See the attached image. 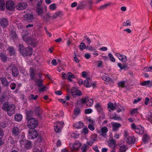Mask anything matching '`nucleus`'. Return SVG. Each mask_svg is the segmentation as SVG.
<instances>
[{"label":"nucleus","instance_id":"cd10ccee","mask_svg":"<svg viewBox=\"0 0 152 152\" xmlns=\"http://www.w3.org/2000/svg\"><path fill=\"white\" fill-rule=\"evenodd\" d=\"M22 118V115L20 114H18L15 115V119L16 121H20L21 120Z\"/></svg>","mask_w":152,"mask_h":152},{"label":"nucleus","instance_id":"9b49d317","mask_svg":"<svg viewBox=\"0 0 152 152\" xmlns=\"http://www.w3.org/2000/svg\"><path fill=\"white\" fill-rule=\"evenodd\" d=\"M115 56L122 62H126L127 60L126 57L125 55L116 53L115 54Z\"/></svg>","mask_w":152,"mask_h":152},{"label":"nucleus","instance_id":"a211bd4d","mask_svg":"<svg viewBox=\"0 0 152 152\" xmlns=\"http://www.w3.org/2000/svg\"><path fill=\"white\" fill-rule=\"evenodd\" d=\"M0 80L2 84L4 86L8 85L9 83L7 80L6 78L4 77H1L0 78Z\"/></svg>","mask_w":152,"mask_h":152},{"label":"nucleus","instance_id":"5701e85b","mask_svg":"<svg viewBox=\"0 0 152 152\" xmlns=\"http://www.w3.org/2000/svg\"><path fill=\"white\" fill-rule=\"evenodd\" d=\"M126 142L129 144L131 143H134L135 142V139L132 137H129L127 139H126Z\"/></svg>","mask_w":152,"mask_h":152},{"label":"nucleus","instance_id":"7c9ffc66","mask_svg":"<svg viewBox=\"0 0 152 152\" xmlns=\"http://www.w3.org/2000/svg\"><path fill=\"white\" fill-rule=\"evenodd\" d=\"M67 79L69 81H72V79L74 78L75 77L73 74L72 73L69 72L67 74Z\"/></svg>","mask_w":152,"mask_h":152},{"label":"nucleus","instance_id":"20e7f679","mask_svg":"<svg viewBox=\"0 0 152 152\" xmlns=\"http://www.w3.org/2000/svg\"><path fill=\"white\" fill-rule=\"evenodd\" d=\"M27 120V126L30 129H34L37 126L38 121L35 118H32L30 119H28Z\"/></svg>","mask_w":152,"mask_h":152},{"label":"nucleus","instance_id":"4c0bfd02","mask_svg":"<svg viewBox=\"0 0 152 152\" xmlns=\"http://www.w3.org/2000/svg\"><path fill=\"white\" fill-rule=\"evenodd\" d=\"M97 135L96 134H94L92 135L90 137V141L92 142L93 143H94L95 141L97 140Z\"/></svg>","mask_w":152,"mask_h":152},{"label":"nucleus","instance_id":"a19ab883","mask_svg":"<svg viewBox=\"0 0 152 152\" xmlns=\"http://www.w3.org/2000/svg\"><path fill=\"white\" fill-rule=\"evenodd\" d=\"M11 34V39L13 40H14L17 37L16 32L13 31H12Z\"/></svg>","mask_w":152,"mask_h":152},{"label":"nucleus","instance_id":"c03bdc74","mask_svg":"<svg viewBox=\"0 0 152 152\" xmlns=\"http://www.w3.org/2000/svg\"><path fill=\"white\" fill-rule=\"evenodd\" d=\"M84 40L85 39L87 41V43L88 45H90L91 42V41L90 39L87 36H85L84 37Z\"/></svg>","mask_w":152,"mask_h":152},{"label":"nucleus","instance_id":"f03ea898","mask_svg":"<svg viewBox=\"0 0 152 152\" xmlns=\"http://www.w3.org/2000/svg\"><path fill=\"white\" fill-rule=\"evenodd\" d=\"M86 1L83 0L80 2L77 6V10H83L86 8L87 7V3L88 5V9L90 10L91 9L93 4V0H86Z\"/></svg>","mask_w":152,"mask_h":152},{"label":"nucleus","instance_id":"6ab92c4d","mask_svg":"<svg viewBox=\"0 0 152 152\" xmlns=\"http://www.w3.org/2000/svg\"><path fill=\"white\" fill-rule=\"evenodd\" d=\"M51 14L49 12H48L45 14V16H42L41 18L42 19H45L47 22H48L50 20V18H52L51 16Z\"/></svg>","mask_w":152,"mask_h":152},{"label":"nucleus","instance_id":"0e129e2a","mask_svg":"<svg viewBox=\"0 0 152 152\" xmlns=\"http://www.w3.org/2000/svg\"><path fill=\"white\" fill-rule=\"evenodd\" d=\"M56 4H53L50 5L49 8L52 10H53L56 8Z\"/></svg>","mask_w":152,"mask_h":152},{"label":"nucleus","instance_id":"3c124183","mask_svg":"<svg viewBox=\"0 0 152 152\" xmlns=\"http://www.w3.org/2000/svg\"><path fill=\"white\" fill-rule=\"evenodd\" d=\"M54 130L56 132H59L61 130V127L57 124L56 127L55 126Z\"/></svg>","mask_w":152,"mask_h":152},{"label":"nucleus","instance_id":"c85d7f7f","mask_svg":"<svg viewBox=\"0 0 152 152\" xmlns=\"http://www.w3.org/2000/svg\"><path fill=\"white\" fill-rule=\"evenodd\" d=\"M95 107L99 113H102V109L100 106V103L96 104L95 105Z\"/></svg>","mask_w":152,"mask_h":152},{"label":"nucleus","instance_id":"69168bd1","mask_svg":"<svg viewBox=\"0 0 152 152\" xmlns=\"http://www.w3.org/2000/svg\"><path fill=\"white\" fill-rule=\"evenodd\" d=\"M87 147V145L86 144H84L81 148V150L82 151V152H86Z\"/></svg>","mask_w":152,"mask_h":152},{"label":"nucleus","instance_id":"dca6fc26","mask_svg":"<svg viewBox=\"0 0 152 152\" xmlns=\"http://www.w3.org/2000/svg\"><path fill=\"white\" fill-rule=\"evenodd\" d=\"M63 15V13L61 11H57L52 16V18L55 19L58 17H61Z\"/></svg>","mask_w":152,"mask_h":152},{"label":"nucleus","instance_id":"a18cd8bd","mask_svg":"<svg viewBox=\"0 0 152 152\" xmlns=\"http://www.w3.org/2000/svg\"><path fill=\"white\" fill-rule=\"evenodd\" d=\"M38 96L37 95H34L33 94H31L30 96L28 97V99H29L34 100H36L38 98Z\"/></svg>","mask_w":152,"mask_h":152},{"label":"nucleus","instance_id":"58836bf2","mask_svg":"<svg viewBox=\"0 0 152 152\" xmlns=\"http://www.w3.org/2000/svg\"><path fill=\"white\" fill-rule=\"evenodd\" d=\"M86 46L84 43L81 42L79 46L80 49L81 51H83L84 49H86Z\"/></svg>","mask_w":152,"mask_h":152},{"label":"nucleus","instance_id":"bf43d9fd","mask_svg":"<svg viewBox=\"0 0 152 152\" xmlns=\"http://www.w3.org/2000/svg\"><path fill=\"white\" fill-rule=\"evenodd\" d=\"M31 142L30 141H28L26 142L25 146L27 149H29L31 147Z\"/></svg>","mask_w":152,"mask_h":152},{"label":"nucleus","instance_id":"6e6d98bb","mask_svg":"<svg viewBox=\"0 0 152 152\" xmlns=\"http://www.w3.org/2000/svg\"><path fill=\"white\" fill-rule=\"evenodd\" d=\"M108 56L109 57L110 60L113 62H114L115 61V59L113 56V55L110 53L108 54Z\"/></svg>","mask_w":152,"mask_h":152},{"label":"nucleus","instance_id":"72a5a7b5","mask_svg":"<svg viewBox=\"0 0 152 152\" xmlns=\"http://www.w3.org/2000/svg\"><path fill=\"white\" fill-rule=\"evenodd\" d=\"M108 107L111 110H113L115 109V107L116 106V104L115 103L114 105H113L112 103H109L107 104Z\"/></svg>","mask_w":152,"mask_h":152},{"label":"nucleus","instance_id":"5fc2aeb1","mask_svg":"<svg viewBox=\"0 0 152 152\" xmlns=\"http://www.w3.org/2000/svg\"><path fill=\"white\" fill-rule=\"evenodd\" d=\"M42 0H35V2L38 6H40L42 4Z\"/></svg>","mask_w":152,"mask_h":152},{"label":"nucleus","instance_id":"a878e982","mask_svg":"<svg viewBox=\"0 0 152 152\" xmlns=\"http://www.w3.org/2000/svg\"><path fill=\"white\" fill-rule=\"evenodd\" d=\"M108 129L106 127H103L101 129V135L102 136H105L106 135L105 134L107 132Z\"/></svg>","mask_w":152,"mask_h":152},{"label":"nucleus","instance_id":"b1692460","mask_svg":"<svg viewBox=\"0 0 152 152\" xmlns=\"http://www.w3.org/2000/svg\"><path fill=\"white\" fill-rule=\"evenodd\" d=\"M83 123L82 122H79L75 123L74 125V126L77 129H80L83 127Z\"/></svg>","mask_w":152,"mask_h":152},{"label":"nucleus","instance_id":"4be33fe9","mask_svg":"<svg viewBox=\"0 0 152 152\" xmlns=\"http://www.w3.org/2000/svg\"><path fill=\"white\" fill-rule=\"evenodd\" d=\"M109 145L110 147H112L115 148L116 145V141L113 139L109 140L108 141Z\"/></svg>","mask_w":152,"mask_h":152},{"label":"nucleus","instance_id":"49530a36","mask_svg":"<svg viewBox=\"0 0 152 152\" xmlns=\"http://www.w3.org/2000/svg\"><path fill=\"white\" fill-rule=\"evenodd\" d=\"M35 82V85L37 86L38 84H41L42 83L43 80L39 78L37 79L34 80Z\"/></svg>","mask_w":152,"mask_h":152},{"label":"nucleus","instance_id":"6e6552de","mask_svg":"<svg viewBox=\"0 0 152 152\" xmlns=\"http://www.w3.org/2000/svg\"><path fill=\"white\" fill-rule=\"evenodd\" d=\"M34 18L33 15L31 14H26L23 15V19L24 21L29 22L33 19Z\"/></svg>","mask_w":152,"mask_h":152},{"label":"nucleus","instance_id":"2eb2a0df","mask_svg":"<svg viewBox=\"0 0 152 152\" xmlns=\"http://www.w3.org/2000/svg\"><path fill=\"white\" fill-rule=\"evenodd\" d=\"M140 85L142 86H147L148 87H152V81L148 80L144 81L140 83Z\"/></svg>","mask_w":152,"mask_h":152},{"label":"nucleus","instance_id":"603ef678","mask_svg":"<svg viewBox=\"0 0 152 152\" xmlns=\"http://www.w3.org/2000/svg\"><path fill=\"white\" fill-rule=\"evenodd\" d=\"M94 102V101L93 99H89L87 103V105L89 106L90 107L92 105Z\"/></svg>","mask_w":152,"mask_h":152},{"label":"nucleus","instance_id":"f3484780","mask_svg":"<svg viewBox=\"0 0 152 152\" xmlns=\"http://www.w3.org/2000/svg\"><path fill=\"white\" fill-rule=\"evenodd\" d=\"M12 75L14 77H16L18 75L19 71L18 69L15 66H13L12 67Z\"/></svg>","mask_w":152,"mask_h":152},{"label":"nucleus","instance_id":"2f4dec72","mask_svg":"<svg viewBox=\"0 0 152 152\" xmlns=\"http://www.w3.org/2000/svg\"><path fill=\"white\" fill-rule=\"evenodd\" d=\"M5 1L4 0H0V10H3L5 8Z\"/></svg>","mask_w":152,"mask_h":152},{"label":"nucleus","instance_id":"f257e3e1","mask_svg":"<svg viewBox=\"0 0 152 152\" xmlns=\"http://www.w3.org/2000/svg\"><path fill=\"white\" fill-rule=\"evenodd\" d=\"M15 107L14 104H9L6 102H5L3 105L2 109L7 111L8 115L10 116H12L14 114L15 112Z\"/></svg>","mask_w":152,"mask_h":152},{"label":"nucleus","instance_id":"4d7b16f0","mask_svg":"<svg viewBox=\"0 0 152 152\" xmlns=\"http://www.w3.org/2000/svg\"><path fill=\"white\" fill-rule=\"evenodd\" d=\"M138 109L137 108H134L131 111V113L132 114H136L138 113Z\"/></svg>","mask_w":152,"mask_h":152},{"label":"nucleus","instance_id":"e433bc0d","mask_svg":"<svg viewBox=\"0 0 152 152\" xmlns=\"http://www.w3.org/2000/svg\"><path fill=\"white\" fill-rule=\"evenodd\" d=\"M6 93H2L1 95L0 102H2L6 100Z\"/></svg>","mask_w":152,"mask_h":152},{"label":"nucleus","instance_id":"423d86ee","mask_svg":"<svg viewBox=\"0 0 152 152\" xmlns=\"http://www.w3.org/2000/svg\"><path fill=\"white\" fill-rule=\"evenodd\" d=\"M6 7L8 10L12 11L15 9V5L12 0H9L6 2Z\"/></svg>","mask_w":152,"mask_h":152},{"label":"nucleus","instance_id":"c756f323","mask_svg":"<svg viewBox=\"0 0 152 152\" xmlns=\"http://www.w3.org/2000/svg\"><path fill=\"white\" fill-rule=\"evenodd\" d=\"M27 118L26 119L27 120L30 118L31 116L33 115V112L31 110H29L27 111L26 113Z\"/></svg>","mask_w":152,"mask_h":152},{"label":"nucleus","instance_id":"09e8293b","mask_svg":"<svg viewBox=\"0 0 152 152\" xmlns=\"http://www.w3.org/2000/svg\"><path fill=\"white\" fill-rule=\"evenodd\" d=\"M76 91H77V89L76 88L73 87L71 89V92L72 94L73 97L74 98L75 97V92Z\"/></svg>","mask_w":152,"mask_h":152},{"label":"nucleus","instance_id":"e2e57ef3","mask_svg":"<svg viewBox=\"0 0 152 152\" xmlns=\"http://www.w3.org/2000/svg\"><path fill=\"white\" fill-rule=\"evenodd\" d=\"M125 85V81H121L118 83V86L119 87H124Z\"/></svg>","mask_w":152,"mask_h":152},{"label":"nucleus","instance_id":"bb28decb","mask_svg":"<svg viewBox=\"0 0 152 152\" xmlns=\"http://www.w3.org/2000/svg\"><path fill=\"white\" fill-rule=\"evenodd\" d=\"M37 12L38 15L40 16L41 18L43 16L42 14L44 13V11L42 8L38 7L37 9Z\"/></svg>","mask_w":152,"mask_h":152},{"label":"nucleus","instance_id":"13d9d810","mask_svg":"<svg viewBox=\"0 0 152 152\" xmlns=\"http://www.w3.org/2000/svg\"><path fill=\"white\" fill-rule=\"evenodd\" d=\"M86 48V49H88L89 50L92 51L93 52L94 51H95L96 49L94 48L92 46H87Z\"/></svg>","mask_w":152,"mask_h":152},{"label":"nucleus","instance_id":"c9c22d12","mask_svg":"<svg viewBox=\"0 0 152 152\" xmlns=\"http://www.w3.org/2000/svg\"><path fill=\"white\" fill-rule=\"evenodd\" d=\"M146 118L152 124V113H148L146 115Z\"/></svg>","mask_w":152,"mask_h":152},{"label":"nucleus","instance_id":"1a4fd4ad","mask_svg":"<svg viewBox=\"0 0 152 152\" xmlns=\"http://www.w3.org/2000/svg\"><path fill=\"white\" fill-rule=\"evenodd\" d=\"M8 21L6 18L0 19V25L3 28H4L8 25Z\"/></svg>","mask_w":152,"mask_h":152},{"label":"nucleus","instance_id":"7ed1b4c3","mask_svg":"<svg viewBox=\"0 0 152 152\" xmlns=\"http://www.w3.org/2000/svg\"><path fill=\"white\" fill-rule=\"evenodd\" d=\"M19 49L20 53L23 56L30 55L32 53V49L30 47L25 48L22 44H20L19 46Z\"/></svg>","mask_w":152,"mask_h":152},{"label":"nucleus","instance_id":"864d4df0","mask_svg":"<svg viewBox=\"0 0 152 152\" xmlns=\"http://www.w3.org/2000/svg\"><path fill=\"white\" fill-rule=\"evenodd\" d=\"M118 66L122 70L124 68H126L127 67V66L126 65L124 64L122 65L120 63H118Z\"/></svg>","mask_w":152,"mask_h":152},{"label":"nucleus","instance_id":"79ce46f5","mask_svg":"<svg viewBox=\"0 0 152 152\" xmlns=\"http://www.w3.org/2000/svg\"><path fill=\"white\" fill-rule=\"evenodd\" d=\"M30 75L31 79L34 80L35 78L34 76L35 75L33 69H30Z\"/></svg>","mask_w":152,"mask_h":152},{"label":"nucleus","instance_id":"052dcab7","mask_svg":"<svg viewBox=\"0 0 152 152\" xmlns=\"http://www.w3.org/2000/svg\"><path fill=\"white\" fill-rule=\"evenodd\" d=\"M34 112L36 113L38 115L39 117L40 116V114L39 112L40 110L39 108L38 107H36L34 109Z\"/></svg>","mask_w":152,"mask_h":152},{"label":"nucleus","instance_id":"ddd939ff","mask_svg":"<svg viewBox=\"0 0 152 152\" xmlns=\"http://www.w3.org/2000/svg\"><path fill=\"white\" fill-rule=\"evenodd\" d=\"M111 124L113 127V130L114 131H117L119 128L121 126V124L117 123H112Z\"/></svg>","mask_w":152,"mask_h":152},{"label":"nucleus","instance_id":"aec40b11","mask_svg":"<svg viewBox=\"0 0 152 152\" xmlns=\"http://www.w3.org/2000/svg\"><path fill=\"white\" fill-rule=\"evenodd\" d=\"M39 87V92H43L46 90V89L47 88L46 87L44 86L43 83H42L40 84H38L37 86Z\"/></svg>","mask_w":152,"mask_h":152},{"label":"nucleus","instance_id":"680f3d73","mask_svg":"<svg viewBox=\"0 0 152 152\" xmlns=\"http://www.w3.org/2000/svg\"><path fill=\"white\" fill-rule=\"evenodd\" d=\"M10 87L12 90H14L15 88L16 85L14 83H12L10 84Z\"/></svg>","mask_w":152,"mask_h":152},{"label":"nucleus","instance_id":"393cba45","mask_svg":"<svg viewBox=\"0 0 152 152\" xmlns=\"http://www.w3.org/2000/svg\"><path fill=\"white\" fill-rule=\"evenodd\" d=\"M0 57L1 60L4 62H6L7 61V57L6 54L3 53H0Z\"/></svg>","mask_w":152,"mask_h":152},{"label":"nucleus","instance_id":"4468645a","mask_svg":"<svg viewBox=\"0 0 152 152\" xmlns=\"http://www.w3.org/2000/svg\"><path fill=\"white\" fill-rule=\"evenodd\" d=\"M81 144L79 141H76L73 143L72 145L73 149L77 150L80 147Z\"/></svg>","mask_w":152,"mask_h":152},{"label":"nucleus","instance_id":"412c9836","mask_svg":"<svg viewBox=\"0 0 152 152\" xmlns=\"http://www.w3.org/2000/svg\"><path fill=\"white\" fill-rule=\"evenodd\" d=\"M135 131L137 134H142L144 132V128L142 127L141 128L137 127V128H136Z\"/></svg>","mask_w":152,"mask_h":152},{"label":"nucleus","instance_id":"f704fd0d","mask_svg":"<svg viewBox=\"0 0 152 152\" xmlns=\"http://www.w3.org/2000/svg\"><path fill=\"white\" fill-rule=\"evenodd\" d=\"M149 139L148 135L146 134H145L143 136L142 138V141L145 143L148 142V140Z\"/></svg>","mask_w":152,"mask_h":152},{"label":"nucleus","instance_id":"f8f14e48","mask_svg":"<svg viewBox=\"0 0 152 152\" xmlns=\"http://www.w3.org/2000/svg\"><path fill=\"white\" fill-rule=\"evenodd\" d=\"M27 7V4L26 2L20 3L16 6V8L18 10H22L25 9Z\"/></svg>","mask_w":152,"mask_h":152},{"label":"nucleus","instance_id":"37998d69","mask_svg":"<svg viewBox=\"0 0 152 152\" xmlns=\"http://www.w3.org/2000/svg\"><path fill=\"white\" fill-rule=\"evenodd\" d=\"M22 37L23 40L27 43L29 42L31 40L30 38L26 35H23Z\"/></svg>","mask_w":152,"mask_h":152},{"label":"nucleus","instance_id":"de8ad7c7","mask_svg":"<svg viewBox=\"0 0 152 152\" xmlns=\"http://www.w3.org/2000/svg\"><path fill=\"white\" fill-rule=\"evenodd\" d=\"M74 112V114L76 116H77L80 113V109L79 108L76 107L75 109Z\"/></svg>","mask_w":152,"mask_h":152},{"label":"nucleus","instance_id":"39448f33","mask_svg":"<svg viewBox=\"0 0 152 152\" xmlns=\"http://www.w3.org/2000/svg\"><path fill=\"white\" fill-rule=\"evenodd\" d=\"M38 133L34 129H30L28 132V137L29 139H34L38 136Z\"/></svg>","mask_w":152,"mask_h":152},{"label":"nucleus","instance_id":"8fccbe9b","mask_svg":"<svg viewBox=\"0 0 152 152\" xmlns=\"http://www.w3.org/2000/svg\"><path fill=\"white\" fill-rule=\"evenodd\" d=\"M119 150V152H125L126 150V146L123 145L122 146H120Z\"/></svg>","mask_w":152,"mask_h":152},{"label":"nucleus","instance_id":"0eeeda50","mask_svg":"<svg viewBox=\"0 0 152 152\" xmlns=\"http://www.w3.org/2000/svg\"><path fill=\"white\" fill-rule=\"evenodd\" d=\"M12 135L15 136H18L20 134L21 130L17 126H14L12 129Z\"/></svg>","mask_w":152,"mask_h":152},{"label":"nucleus","instance_id":"473e14b6","mask_svg":"<svg viewBox=\"0 0 152 152\" xmlns=\"http://www.w3.org/2000/svg\"><path fill=\"white\" fill-rule=\"evenodd\" d=\"M8 50L9 51L11 55H14L15 53V49L12 47H9Z\"/></svg>","mask_w":152,"mask_h":152},{"label":"nucleus","instance_id":"ea45409f","mask_svg":"<svg viewBox=\"0 0 152 152\" xmlns=\"http://www.w3.org/2000/svg\"><path fill=\"white\" fill-rule=\"evenodd\" d=\"M111 5L110 3L104 4L98 8L99 10H103L106 9L108 6H110Z\"/></svg>","mask_w":152,"mask_h":152},{"label":"nucleus","instance_id":"9d476101","mask_svg":"<svg viewBox=\"0 0 152 152\" xmlns=\"http://www.w3.org/2000/svg\"><path fill=\"white\" fill-rule=\"evenodd\" d=\"M84 85L87 87L94 86V83H92L91 80L90 78L88 77L86 78V80L84 81Z\"/></svg>","mask_w":152,"mask_h":152},{"label":"nucleus","instance_id":"338daca9","mask_svg":"<svg viewBox=\"0 0 152 152\" xmlns=\"http://www.w3.org/2000/svg\"><path fill=\"white\" fill-rule=\"evenodd\" d=\"M88 128L91 131H93L94 129V126L92 124H89L88 125Z\"/></svg>","mask_w":152,"mask_h":152},{"label":"nucleus","instance_id":"774afa93","mask_svg":"<svg viewBox=\"0 0 152 152\" xmlns=\"http://www.w3.org/2000/svg\"><path fill=\"white\" fill-rule=\"evenodd\" d=\"M88 129L87 127H84L83 129V132L85 134H87L88 132Z\"/></svg>","mask_w":152,"mask_h":152}]
</instances>
